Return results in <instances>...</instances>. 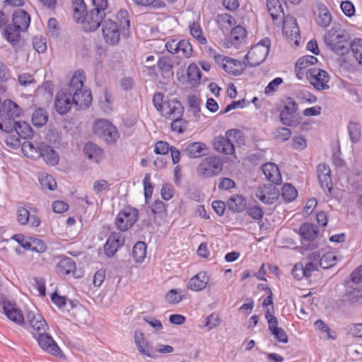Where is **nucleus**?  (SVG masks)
Masks as SVG:
<instances>
[{"label": "nucleus", "mask_w": 362, "mask_h": 362, "mask_svg": "<svg viewBox=\"0 0 362 362\" xmlns=\"http://www.w3.org/2000/svg\"><path fill=\"white\" fill-rule=\"evenodd\" d=\"M341 8L343 13L348 17H351L355 13V7L351 1H342L341 3Z\"/></svg>", "instance_id": "338daca9"}, {"label": "nucleus", "mask_w": 362, "mask_h": 362, "mask_svg": "<svg viewBox=\"0 0 362 362\" xmlns=\"http://www.w3.org/2000/svg\"><path fill=\"white\" fill-rule=\"evenodd\" d=\"M41 148V143L35 146L33 143L25 141L22 145V151L27 157L32 158H40V151Z\"/></svg>", "instance_id": "c9c22d12"}, {"label": "nucleus", "mask_w": 362, "mask_h": 362, "mask_svg": "<svg viewBox=\"0 0 362 362\" xmlns=\"http://www.w3.org/2000/svg\"><path fill=\"white\" fill-rule=\"evenodd\" d=\"M117 19L119 22L118 25L123 30V35H126L125 30H128L130 26V21L127 11L124 9L119 10L117 13Z\"/></svg>", "instance_id": "8fccbe9b"}, {"label": "nucleus", "mask_w": 362, "mask_h": 362, "mask_svg": "<svg viewBox=\"0 0 362 362\" xmlns=\"http://www.w3.org/2000/svg\"><path fill=\"white\" fill-rule=\"evenodd\" d=\"M317 62V59L314 56L307 55L300 58L296 64V67L299 71H303L307 69L310 65L315 64Z\"/></svg>", "instance_id": "3c124183"}, {"label": "nucleus", "mask_w": 362, "mask_h": 362, "mask_svg": "<svg viewBox=\"0 0 362 362\" xmlns=\"http://www.w3.org/2000/svg\"><path fill=\"white\" fill-rule=\"evenodd\" d=\"M283 83V79L281 77H277L273 79L266 86L264 89L265 94H272L274 92L276 91L278 87Z\"/></svg>", "instance_id": "680f3d73"}, {"label": "nucleus", "mask_w": 362, "mask_h": 362, "mask_svg": "<svg viewBox=\"0 0 362 362\" xmlns=\"http://www.w3.org/2000/svg\"><path fill=\"white\" fill-rule=\"evenodd\" d=\"M93 132L107 144H115L119 138L117 127L106 119H98L94 122Z\"/></svg>", "instance_id": "423d86ee"}, {"label": "nucleus", "mask_w": 362, "mask_h": 362, "mask_svg": "<svg viewBox=\"0 0 362 362\" xmlns=\"http://www.w3.org/2000/svg\"><path fill=\"white\" fill-rule=\"evenodd\" d=\"M39 182L42 189L54 190L57 187V182L53 177L47 173L39 175Z\"/></svg>", "instance_id": "c03bdc74"}, {"label": "nucleus", "mask_w": 362, "mask_h": 362, "mask_svg": "<svg viewBox=\"0 0 362 362\" xmlns=\"http://www.w3.org/2000/svg\"><path fill=\"white\" fill-rule=\"evenodd\" d=\"M48 120V114L42 108L35 110L32 115V121L35 127H42Z\"/></svg>", "instance_id": "4c0bfd02"}, {"label": "nucleus", "mask_w": 362, "mask_h": 362, "mask_svg": "<svg viewBox=\"0 0 362 362\" xmlns=\"http://www.w3.org/2000/svg\"><path fill=\"white\" fill-rule=\"evenodd\" d=\"M281 195L285 202H290L296 198L298 192L293 185L291 184H285L281 189Z\"/></svg>", "instance_id": "37998d69"}, {"label": "nucleus", "mask_w": 362, "mask_h": 362, "mask_svg": "<svg viewBox=\"0 0 362 362\" xmlns=\"http://www.w3.org/2000/svg\"><path fill=\"white\" fill-rule=\"evenodd\" d=\"M187 76L188 81L197 83L201 78V71L196 64H191L187 68Z\"/></svg>", "instance_id": "09e8293b"}, {"label": "nucleus", "mask_w": 362, "mask_h": 362, "mask_svg": "<svg viewBox=\"0 0 362 362\" xmlns=\"http://www.w3.org/2000/svg\"><path fill=\"white\" fill-rule=\"evenodd\" d=\"M26 328L35 337L39 333H45L49 329V326L45 318L40 314L35 306L25 307Z\"/></svg>", "instance_id": "7ed1b4c3"}, {"label": "nucleus", "mask_w": 362, "mask_h": 362, "mask_svg": "<svg viewBox=\"0 0 362 362\" xmlns=\"http://www.w3.org/2000/svg\"><path fill=\"white\" fill-rule=\"evenodd\" d=\"M13 239L17 241L25 250L42 252L46 249V245L42 241L37 239L29 240L21 234L15 235Z\"/></svg>", "instance_id": "aec40b11"}, {"label": "nucleus", "mask_w": 362, "mask_h": 362, "mask_svg": "<svg viewBox=\"0 0 362 362\" xmlns=\"http://www.w3.org/2000/svg\"><path fill=\"white\" fill-rule=\"evenodd\" d=\"M73 17L77 23L81 24L82 30L86 33L90 31V24L87 20L88 11L83 0H72Z\"/></svg>", "instance_id": "1a4fd4ad"}, {"label": "nucleus", "mask_w": 362, "mask_h": 362, "mask_svg": "<svg viewBox=\"0 0 362 362\" xmlns=\"http://www.w3.org/2000/svg\"><path fill=\"white\" fill-rule=\"evenodd\" d=\"M177 53L181 52L182 56L186 58H189L192 55V46L188 40H177Z\"/></svg>", "instance_id": "49530a36"}, {"label": "nucleus", "mask_w": 362, "mask_h": 362, "mask_svg": "<svg viewBox=\"0 0 362 362\" xmlns=\"http://www.w3.org/2000/svg\"><path fill=\"white\" fill-rule=\"evenodd\" d=\"M4 111L6 113V117L11 119L19 117L21 114L20 107L11 100H6L2 104Z\"/></svg>", "instance_id": "2f4dec72"}, {"label": "nucleus", "mask_w": 362, "mask_h": 362, "mask_svg": "<svg viewBox=\"0 0 362 362\" xmlns=\"http://www.w3.org/2000/svg\"><path fill=\"white\" fill-rule=\"evenodd\" d=\"M119 25L111 20L105 21L103 27V34L107 44L117 45L120 39Z\"/></svg>", "instance_id": "f3484780"}, {"label": "nucleus", "mask_w": 362, "mask_h": 362, "mask_svg": "<svg viewBox=\"0 0 362 362\" xmlns=\"http://www.w3.org/2000/svg\"><path fill=\"white\" fill-rule=\"evenodd\" d=\"M17 221L21 225H26L30 221L32 226L37 227L40 224V218L35 215H31L25 207L20 206L17 210Z\"/></svg>", "instance_id": "b1692460"}, {"label": "nucleus", "mask_w": 362, "mask_h": 362, "mask_svg": "<svg viewBox=\"0 0 362 362\" xmlns=\"http://www.w3.org/2000/svg\"><path fill=\"white\" fill-rule=\"evenodd\" d=\"M238 132L230 129L226 132V136H218L214 138L212 144L214 148L223 154L232 155L235 153V146L229 137L233 136Z\"/></svg>", "instance_id": "6e6552de"}, {"label": "nucleus", "mask_w": 362, "mask_h": 362, "mask_svg": "<svg viewBox=\"0 0 362 362\" xmlns=\"http://www.w3.org/2000/svg\"><path fill=\"white\" fill-rule=\"evenodd\" d=\"M316 22L322 28H327L331 24V13L324 5H320L318 7Z\"/></svg>", "instance_id": "c85d7f7f"}, {"label": "nucleus", "mask_w": 362, "mask_h": 362, "mask_svg": "<svg viewBox=\"0 0 362 362\" xmlns=\"http://www.w3.org/2000/svg\"><path fill=\"white\" fill-rule=\"evenodd\" d=\"M13 24L16 25L22 32L25 31L30 23V15L24 10L18 9L15 11L12 16Z\"/></svg>", "instance_id": "5701e85b"}, {"label": "nucleus", "mask_w": 362, "mask_h": 362, "mask_svg": "<svg viewBox=\"0 0 362 362\" xmlns=\"http://www.w3.org/2000/svg\"><path fill=\"white\" fill-rule=\"evenodd\" d=\"M134 341L139 352L144 356L151 358H156L154 348L152 344L145 339L144 334L140 330H136L134 333Z\"/></svg>", "instance_id": "2eb2a0df"}, {"label": "nucleus", "mask_w": 362, "mask_h": 362, "mask_svg": "<svg viewBox=\"0 0 362 362\" xmlns=\"http://www.w3.org/2000/svg\"><path fill=\"white\" fill-rule=\"evenodd\" d=\"M3 310L9 320L18 325L25 327L26 322L21 311L10 302L3 303Z\"/></svg>", "instance_id": "412c9836"}, {"label": "nucleus", "mask_w": 362, "mask_h": 362, "mask_svg": "<svg viewBox=\"0 0 362 362\" xmlns=\"http://www.w3.org/2000/svg\"><path fill=\"white\" fill-rule=\"evenodd\" d=\"M187 127V122L182 117H177L172 119L171 129L179 134L183 133Z\"/></svg>", "instance_id": "603ef678"}, {"label": "nucleus", "mask_w": 362, "mask_h": 362, "mask_svg": "<svg viewBox=\"0 0 362 362\" xmlns=\"http://www.w3.org/2000/svg\"><path fill=\"white\" fill-rule=\"evenodd\" d=\"M262 171L267 179L273 184L278 185L281 181V175L278 166L273 163H268L262 165Z\"/></svg>", "instance_id": "393cba45"}, {"label": "nucleus", "mask_w": 362, "mask_h": 362, "mask_svg": "<svg viewBox=\"0 0 362 362\" xmlns=\"http://www.w3.org/2000/svg\"><path fill=\"white\" fill-rule=\"evenodd\" d=\"M125 243V236L121 232H112L107 238L104 246V254L107 257H113Z\"/></svg>", "instance_id": "9d476101"}, {"label": "nucleus", "mask_w": 362, "mask_h": 362, "mask_svg": "<svg viewBox=\"0 0 362 362\" xmlns=\"http://www.w3.org/2000/svg\"><path fill=\"white\" fill-rule=\"evenodd\" d=\"M112 100L111 98V95L107 92L105 91L103 94V98L100 99L99 104L101 109L105 112H109L112 110Z\"/></svg>", "instance_id": "4d7b16f0"}, {"label": "nucleus", "mask_w": 362, "mask_h": 362, "mask_svg": "<svg viewBox=\"0 0 362 362\" xmlns=\"http://www.w3.org/2000/svg\"><path fill=\"white\" fill-rule=\"evenodd\" d=\"M204 326L207 330H211L221 324V320L218 315L212 313L205 319Z\"/></svg>", "instance_id": "6e6d98bb"}, {"label": "nucleus", "mask_w": 362, "mask_h": 362, "mask_svg": "<svg viewBox=\"0 0 362 362\" xmlns=\"http://www.w3.org/2000/svg\"><path fill=\"white\" fill-rule=\"evenodd\" d=\"M300 235L305 240H314L318 233L317 227L312 223H304L299 228Z\"/></svg>", "instance_id": "c756f323"}, {"label": "nucleus", "mask_w": 362, "mask_h": 362, "mask_svg": "<svg viewBox=\"0 0 362 362\" xmlns=\"http://www.w3.org/2000/svg\"><path fill=\"white\" fill-rule=\"evenodd\" d=\"M133 257L136 262H142L146 255V245L144 242L139 241L133 247Z\"/></svg>", "instance_id": "e433bc0d"}, {"label": "nucleus", "mask_w": 362, "mask_h": 362, "mask_svg": "<svg viewBox=\"0 0 362 362\" xmlns=\"http://www.w3.org/2000/svg\"><path fill=\"white\" fill-rule=\"evenodd\" d=\"M348 131L352 143H358L361 136V125L359 123L351 121L348 124Z\"/></svg>", "instance_id": "ea45409f"}, {"label": "nucleus", "mask_w": 362, "mask_h": 362, "mask_svg": "<svg viewBox=\"0 0 362 362\" xmlns=\"http://www.w3.org/2000/svg\"><path fill=\"white\" fill-rule=\"evenodd\" d=\"M326 45L338 55H344L348 53V37L343 30L332 29L324 36Z\"/></svg>", "instance_id": "f03ea898"}, {"label": "nucleus", "mask_w": 362, "mask_h": 362, "mask_svg": "<svg viewBox=\"0 0 362 362\" xmlns=\"http://www.w3.org/2000/svg\"><path fill=\"white\" fill-rule=\"evenodd\" d=\"M274 134L275 139L281 141H287L291 137V132L289 129L286 127H281L277 129L274 132Z\"/></svg>", "instance_id": "13d9d810"}, {"label": "nucleus", "mask_w": 362, "mask_h": 362, "mask_svg": "<svg viewBox=\"0 0 362 362\" xmlns=\"http://www.w3.org/2000/svg\"><path fill=\"white\" fill-rule=\"evenodd\" d=\"M206 150V145L202 142H192L186 147V152L189 157L196 158L201 157L204 154V151Z\"/></svg>", "instance_id": "7c9ffc66"}, {"label": "nucleus", "mask_w": 362, "mask_h": 362, "mask_svg": "<svg viewBox=\"0 0 362 362\" xmlns=\"http://www.w3.org/2000/svg\"><path fill=\"white\" fill-rule=\"evenodd\" d=\"M190 34L199 43L204 45L206 43V39L203 36L200 25L198 23H193L189 26Z\"/></svg>", "instance_id": "864d4df0"}, {"label": "nucleus", "mask_w": 362, "mask_h": 362, "mask_svg": "<svg viewBox=\"0 0 362 362\" xmlns=\"http://www.w3.org/2000/svg\"><path fill=\"white\" fill-rule=\"evenodd\" d=\"M337 261V257L333 252H328L320 257L319 265L322 269H329L334 266Z\"/></svg>", "instance_id": "a19ab883"}, {"label": "nucleus", "mask_w": 362, "mask_h": 362, "mask_svg": "<svg viewBox=\"0 0 362 362\" xmlns=\"http://www.w3.org/2000/svg\"><path fill=\"white\" fill-rule=\"evenodd\" d=\"M246 36V30L240 26H235L230 32L231 39L235 41H239Z\"/></svg>", "instance_id": "bf43d9fd"}, {"label": "nucleus", "mask_w": 362, "mask_h": 362, "mask_svg": "<svg viewBox=\"0 0 362 362\" xmlns=\"http://www.w3.org/2000/svg\"><path fill=\"white\" fill-rule=\"evenodd\" d=\"M306 77L310 83L317 90H326L329 88L328 74L322 69L312 68L306 71Z\"/></svg>", "instance_id": "9b49d317"}, {"label": "nucleus", "mask_w": 362, "mask_h": 362, "mask_svg": "<svg viewBox=\"0 0 362 362\" xmlns=\"http://www.w3.org/2000/svg\"><path fill=\"white\" fill-rule=\"evenodd\" d=\"M359 64H362V39H355L349 47Z\"/></svg>", "instance_id": "a18cd8bd"}, {"label": "nucleus", "mask_w": 362, "mask_h": 362, "mask_svg": "<svg viewBox=\"0 0 362 362\" xmlns=\"http://www.w3.org/2000/svg\"><path fill=\"white\" fill-rule=\"evenodd\" d=\"M163 94L159 92L156 93L153 97V105L156 110L158 111L159 112H161L164 107L165 101H163Z\"/></svg>", "instance_id": "0e129e2a"}, {"label": "nucleus", "mask_w": 362, "mask_h": 362, "mask_svg": "<svg viewBox=\"0 0 362 362\" xmlns=\"http://www.w3.org/2000/svg\"><path fill=\"white\" fill-rule=\"evenodd\" d=\"M14 129L18 135L24 139L33 136V129L30 124L24 121L14 122Z\"/></svg>", "instance_id": "72a5a7b5"}, {"label": "nucleus", "mask_w": 362, "mask_h": 362, "mask_svg": "<svg viewBox=\"0 0 362 362\" xmlns=\"http://www.w3.org/2000/svg\"><path fill=\"white\" fill-rule=\"evenodd\" d=\"M33 337L37 339L39 346L45 351L56 356L61 355L59 347L47 332L39 333Z\"/></svg>", "instance_id": "4468645a"}, {"label": "nucleus", "mask_w": 362, "mask_h": 362, "mask_svg": "<svg viewBox=\"0 0 362 362\" xmlns=\"http://www.w3.org/2000/svg\"><path fill=\"white\" fill-rule=\"evenodd\" d=\"M271 45V41L265 37L251 47L245 55V65L250 67L257 66L266 59Z\"/></svg>", "instance_id": "20e7f679"}, {"label": "nucleus", "mask_w": 362, "mask_h": 362, "mask_svg": "<svg viewBox=\"0 0 362 362\" xmlns=\"http://www.w3.org/2000/svg\"><path fill=\"white\" fill-rule=\"evenodd\" d=\"M40 158L41 157L43 160L48 165L52 166L58 164L59 156L54 148L45 143H41V148H40Z\"/></svg>", "instance_id": "4be33fe9"}, {"label": "nucleus", "mask_w": 362, "mask_h": 362, "mask_svg": "<svg viewBox=\"0 0 362 362\" xmlns=\"http://www.w3.org/2000/svg\"><path fill=\"white\" fill-rule=\"evenodd\" d=\"M157 66L163 73H170L173 69V60L171 57L163 55L159 58Z\"/></svg>", "instance_id": "79ce46f5"}, {"label": "nucleus", "mask_w": 362, "mask_h": 362, "mask_svg": "<svg viewBox=\"0 0 362 362\" xmlns=\"http://www.w3.org/2000/svg\"><path fill=\"white\" fill-rule=\"evenodd\" d=\"M75 262L70 257L61 259L57 265V272L60 275H66L72 273L74 276L78 277V276L75 274Z\"/></svg>", "instance_id": "bb28decb"}, {"label": "nucleus", "mask_w": 362, "mask_h": 362, "mask_svg": "<svg viewBox=\"0 0 362 362\" xmlns=\"http://www.w3.org/2000/svg\"><path fill=\"white\" fill-rule=\"evenodd\" d=\"M84 73L76 71L72 76L67 88L57 93L54 106L59 115L67 113L75 104L78 109L88 108L90 105V92L83 90Z\"/></svg>", "instance_id": "f257e3e1"}, {"label": "nucleus", "mask_w": 362, "mask_h": 362, "mask_svg": "<svg viewBox=\"0 0 362 362\" xmlns=\"http://www.w3.org/2000/svg\"><path fill=\"white\" fill-rule=\"evenodd\" d=\"M170 147L166 141H158L155 145L154 151L157 154L165 155L170 151Z\"/></svg>", "instance_id": "774afa93"}, {"label": "nucleus", "mask_w": 362, "mask_h": 362, "mask_svg": "<svg viewBox=\"0 0 362 362\" xmlns=\"http://www.w3.org/2000/svg\"><path fill=\"white\" fill-rule=\"evenodd\" d=\"M217 22L221 29L228 30L229 28L234 25L236 22L234 18L227 13L220 14L217 16Z\"/></svg>", "instance_id": "de8ad7c7"}, {"label": "nucleus", "mask_w": 362, "mask_h": 362, "mask_svg": "<svg viewBox=\"0 0 362 362\" xmlns=\"http://www.w3.org/2000/svg\"><path fill=\"white\" fill-rule=\"evenodd\" d=\"M20 32H22L21 30L18 29L16 25L9 24L4 30V35L8 42L15 43L20 39Z\"/></svg>", "instance_id": "58836bf2"}, {"label": "nucleus", "mask_w": 362, "mask_h": 362, "mask_svg": "<svg viewBox=\"0 0 362 362\" xmlns=\"http://www.w3.org/2000/svg\"><path fill=\"white\" fill-rule=\"evenodd\" d=\"M265 318L268 322V328L269 330L272 332L273 330L276 329L278 327V320L277 318L272 315L269 310H267L265 313Z\"/></svg>", "instance_id": "69168bd1"}, {"label": "nucleus", "mask_w": 362, "mask_h": 362, "mask_svg": "<svg viewBox=\"0 0 362 362\" xmlns=\"http://www.w3.org/2000/svg\"><path fill=\"white\" fill-rule=\"evenodd\" d=\"M138 215V211L135 209H124L122 211H120L116 217V228L121 232L128 230L136 221Z\"/></svg>", "instance_id": "0eeeda50"}, {"label": "nucleus", "mask_w": 362, "mask_h": 362, "mask_svg": "<svg viewBox=\"0 0 362 362\" xmlns=\"http://www.w3.org/2000/svg\"><path fill=\"white\" fill-rule=\"evenodd\" d=\"M92 30L98 28L103 21L107 8V0H92Z\"/></svg>", "instance_id": "dca6fc26"}, {"label": "nucleus", "mask_w": 362, "mask_h": 362, "mask_svg": "<svg viewBox=\"0 0 362 362\" xmlns=\"http://www.w3.org/2000/svg\"><path fill=\"white\" fill-rule=\"evenodd\" d=\"M34 49L38 53H44L47 50V44L45 39L42 37H35L33 40Z\"/></svg>", "instance_id": "052dcab7"}, {"label": "nucleus", "mask_w": 362, "mask_h": 362, "mask_svg": "<svg viewBox=\"0 0 362 362\" xmlns=\"http://www.w3.org/2000/svg\"><path fill=\"white\" fill-rule=\"evenodd\" d=\"M317 173L321 187L325 192L331 193L333 184L331 178V170L325 163H320L317 166Z\"/></svg>", "instance_id": "6ab92c4d"}, {"label": "nucleus", "mask_w": 362, "mask_h": 362, "mask_svg": "<svg viewBox=\"0 0 362 362\" xmlns=\"http://www.w3.org/2000/svg\"><path fill=\"white\" fill-rule=\"evenodd\" d=\"M143 184L146 202L148 203L149 199H151L153 194V185L151 182V175L149 173L145 175Z\"/></svg>", "instance_id": "5fc2aeb1"}, {"label": "nucleus", "mask_w": 362, "mask_h": 362, "mask_svg": "<svg viewBox=\"0 0 362 362\" xmlns=\"http://www.w3.org/2000/svg\"><path fill=\"white\" fill-rule=\"evenodd\" d=\"M267 7L273 20L284 16L282 6L279 0H267Z\"/></svg>", "instance_id": "473e14b6"}, {"label": "nucleus", "mask_w": 362, "mask_h": 362, "mask_svg": "<svg viewBox=\"0 0 362 362\" xmlns=\"http://www.w3.org/2000/svg\"><path fill=\"white\" fill-rule=\"evenodd\" d=\"M245 66L241 62L228 57V60L223 64V69L229 74L239 76L242 74Z\"/></svg>", "instance_id": "cd10ccee"}, {"label": "nucleus", "mask_w": 362, "mask_h": 362, "mask_svg": "<svg viewBox=\"0 0 362 362\" xmlns=\"http://www.w3.org/2000/svg\"><path fill=\"white\" fill-rule=\"evenodd\" d=\"M223 169V162L216 156H209L202 160L197 168L199 177L206 179L218 175Z\"/></svg>", "instance_id": "39448f33"}, {"label": "nucleus", "mask_w": 362, "mask_h": 362, "mask_svg": "<svg viewBox=\"0 0 362 362\" xmlns=\"http://www.w3.org/2000/svg\"><path fill=\"white\" fill-rule=\"evenodd\" d=\"M255 195L262 203L270 204L278 199L279 191L276 186L272 184L264 185L255 190Z\"/></svg>", "instance_id": "f8f14e48"}, {"label": "nucleus", "mask_w": 362, "mask_h": 362, "mask_svg": "<svg viewBox=\"0 0 362 362\" xmlns=\"http://www.w3.org/2000/svg\"><path fill=\"white\" fill-rule=\"evenodd\" d=\"M209 281V277L205 272H200L192 277L188 283L187 287L194 291L203 290Z\"/></svg>", "instance_id": "a878e982"}, {"label": "nucleus", "mask_w": 362, "mask_h": 362, "mask_svg": "<svg viewBox=\"0 0 362 362\" xmlns=\"http://www.w3.org/2000/svg\"><path fill=\"white\" fill-rule=\"evenodd\" d=\"M246 200L241 195H233L228 201V207L233 212H241L246 207Z\"/></svg>", "instance_id": "f704fd0d"}, {"label": "nucleus", "mask_w": 362, "mask_h": 362, "mask_svg": "<svg viewBox=\"0 0 362 362\" xmlns=\"http://www.w3.org/2000/svg\"><path fill=\"white\" fill-rule=\"evenodd\" d=\"M282 30L288 40L294 41L296 45L299 44L300 30L296 20L293 16H287L284 18Z\"/></svg>", "instance_id": "ddd939ff"}, {"label": "nucleus", "mask_w": 362, "mask_h": 362, "mask_svg": "<svg viewBox=\"0 0 362 362\" xmlns=\"http://www.w3.org/2000/svg\"><path fill=\"white\" fill-rule=\"evenodd\" d=\"M104 155L105 153L103 148L92 144V160L99 163L104 158Z\"/></svg>", "instance_id": "e2e57ef3"}, {"label": "nucleus", "mask_w": 362, "mask_h": 362, "mask_svg": "<svg viewBox=\"0 0 362 362\" xmlns=\"http://www.w3.org/2000/svg\"><path fill=\"white\" fill-rule=\"evenodd\" d=\"M166 119L172 120L182 117L184 114V107L181 103L175 99L165 101L164 107L160 112Z\"/></svg>", "instance_id": "a211bd4d"}]
</instances>
